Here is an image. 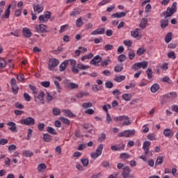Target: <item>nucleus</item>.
I'll return each mask as SVG.
<instances>
[{"label": "nucleus", "instance_id": "nucleus-1", "mask_svg": "<svg viewBox=\"0 0 178 178\" xmlns=\"http://www.w3.org/2000/svg\"><path fill=\"white\" fill-rule=\"evenodd\" d=\"M177 12V3L174 2L171 7H168L165 13H163L165 19L168 17H171L175 13Z\"/></svg>", "mask_w": 178, "mask_h": 178}, {"label": "nucleus", "instance_id": "nucleus-2", "mask_svg": "<svg viewBox=\"0 0 178 178\" xmlns=\"http://www.w3.org/2000/svg\"><path fill=\"white\" fill-rule=\"evenodd\" d=\"M113 120H115V122H123L122 126H130V124H131L130 118H129L127 115L115 117Z\"/></svg>", "mask_w": 178, "mask_h": 178}, {"label": "nucleus", "instance_id": "nucleus-3", "mask_svg": "<svg viewBox=\"0 0 178 178\" xmlns=\"http://www.w3.org/2000/svg\"><path fill=\"white\" fill-rule=\"evenodd\" d=\"M44 97L45 93L44 92H41L38 95H34V101L39 105H44V104H45V99H44Z\"/></svg>", "mask_w": 178, "mask_h": 178}, {"label": "nucleus", "instance_id": "nucleus-4", "mask_svg": "<svg viewBox=\"0 0 178 178\" xmlns=\"http://www.w3.org/2000/svg\"><path fill=\"white\" fill-rule=\"evenodd\" d=\"M136 134V130L134 129H128L123 131L122 132H120L118 134V137H126L130 138L131 136H134Z\"/></svg>", "mask_w": 178, "mask_h": 178}, {"label": "nucleus", "instance_id": "nucleus-5", "mask_svg": "<svg viewBox=\"0 0 178 178\" xmlns=\"http://www.w3.org/2000/svg\"><path fill=\"white\" fill-rule=\"evenodd\" d=\"M102 149H104V145L100 144L96 151L93 153H91L90 156L91 158H93L94 159H97V158H98V156H101L102 154Z\"/></svg>", "mask_w": 178, "mask_h": 178}, {"label": "nucleus", "instance_id": "nucleus-6", "mask_svg": "<svg viewBox=\"0 0 178 178\" xmlns=\"http://www.w3.org/2000/svg\"><path fill=\"white\" fill-rule=\"evenodd\" d=\"M20 123L25 124V126H34L35 124V120L31 117H28L25 119L21 120Z\"/></svg>", "mask_w": 178, "mask_h": 178}, {"label": "nucleus", "instance_id": "nucleus-7", "mask_svg": "<svg viewBox=\"0 0 178 178\" xmlns=\"http://www.w3.org/2000/svg\"><path fill=\"white\" fill-rule=\"evenodd\" d=\"M130 172H131V170L130 169V167L126 166L122 172V176L124 178H134V176L133 175L130 174Z\"/></svg>", "mask_w": 178, "mask_h": 178}, {"label": "nucleus", "instance_id": "nucleus-8", "mask_svg": "<svg viewBox=\"0 0 178 178\" xmlns=\"http://www.w3.org/2000/svg\"><path fill=\"white\" fill-rule=\"evenodd\" d=\"M59 65V60L56 58L51 59L49 62V70H54Z\"/></svg>", "mask_w": 178, "mask_h": 178}, {"label": "nucleus", "instance_id": "nucleus-9", "mask_svg": "<svg viewBox=\"0 0 178 178\" xmlns=\"http://www.w3.org/2000/svg\"><path fill=\"white\" fill-rule=\"evenodd\" d=\"M35 30L38 33H49V31H48V26L42 24H40L39 26H36Z\"/></svg>", "mask_w": 178, "mask_h": 178}, {"label": "nucleus", "instance_id": "nucleus-10", "mask_svg": "<svg viewBox=\"0 0 178 178\" xmlns=\"http://www.w3.org/2000/svg\"><path fill=\"white\" fill-rule=\"evenodd\" d=\"M51 19V13L46 12L44 13V15H40L39 20L40 23H44V22H48Z\"/></svg>", "mask_w": 178, "mask_h": 178}, {"label": "nucleus", "instance_id": "nucleus-11", "mask_svg": "<svg viewBox=\"0 0 178 178\" xmlns=\"http://www.w3.org/2000/svg\"><path fill=\"white\" fill-rule=\"evenodd\" d=\"M163 134L165 137H168V138H172L175 136V132L170 129H165Z\"/></svg>", "mask_w": 178, "mask_h": 178}, {"label": "nucleus", "instance_id": "nucleus-12", "mask_svg": "<svg viewBox=\"0 0 178 178\" xmlns=\"http://www.w3.org/2000/svg\"><path fill=\"white\" fill-rule=\"evenodd\" d=\"M102 34H105V28H98L91 33V35H101Z\"/></svg>", "mask_w": 178, "mask_h": 178}, {"label": "nucleus", "instance_id": "nucleus-13", "mask_svg": "<svg viewBox=\"0 0 178 178\" xmlns=\"http://www.w3.org/2000/svg\"><path fill=\"white\" fill-rule=\"evenodd\" d=\"M7 125L10 127L8 129L10 130V131H13V133H17V127H16V124L15 122H8Z\"/></svg>", "mask_w": 178, "mask_h": 178}, {"label": "nucleus", "instance_id": "nucleus-14", "mask_svg": "<svg viewBox=\"0 0 178 178\" xmlns=\"http://www.w3.org/2000/svg\"><path fill=\"white\" fill-rule=\"evenodd\" d=\"M149 145H151V142L148 140L145 141L143 143V148L145 151V155L149 153Z\"/></svg>", "mask_w": 178, "mask_h": 178}, {"label": "nucleus", "instance_id": "nucleus-15", "mask_svg": "<svg viewBox=\"0 0 178 178\" xmlns=\"http://www.w3.org/2000/svg\"><path fill=\"white\" fill-rule=\"evenodd\" d=\"M33 10L36 13H41L44 10V7L40 4H33Z\"/></svg>", "mask_w": 178, "mask_h": 178}, {"label": "nucleus", "instance_id": "nucleus-16", "mask_svg": "<svg viewBox=\"0 0 178 178\" xmlns=\"http://www.w3.org/2000/svg\"><path fill=\"white\" fill-rule=\"evenodd\" d=\"M126 16V13L123 12H117L115 13H113L111 15V17H113L114 19H121V17H124Z\"/></svg>", "mask_w": 178, "mask_h": 178}, {"label": "nucleus", "instance_id": "nucleus-17", "mask_svg": "<svg viewBox=\"0 0 178 178\" xmlns=\"http://www.w3.org/2000/svg\"><path fill=\"white\" fill-rule=\"evenodd\" d=\"M102 60V58L99 56H96L94 58L90 61L91 65H95V66H98V63Z\"/></svg>", "mask_w": 178, "mask_h": 178}, {"label": "nucleus", "instance_id": "nucleus-18", "mask_svg": "<svg viewBox=\"0 0 178 178\" xmlns=\"http://www.w3.org/2000/svg\"><path fill=\"white\" fill-rule=\"evenodd\" d=\"M67 65H69V60H64L59 66L60 72H65Z\"/></svg>", "mask_w": 178, "mask_h": 178}, {"label": "nucleus", "instance_id": "nucleus-19", "mask_svg": "<svg viewBox=\"0 0 178 178\" xmlns=\"http://www.w3.org/2000/svg\"><path fill=\"white\" fill-rule=\"evenodd\" d=\"M23 34L25 38H30L31 35H33V33L31 32L30 29L29 28H24L23 29Z\"/></svg>", "mask_w": 178, "mask_h": 178}, {"label": "nucleus", "instance_id": "nucleus-20", "mask_svg": "<svg viewBox=\"0 0 178 178\" xmlns=\"http://www.w3.org/2000/svg\"><path fill=\"white\" fill-rule=\"evenodd\" d=\"M166 97L168 99H170V101H172V99L177 98V92H172L168 93L166 95Z\"/></svg>", "mask_w": 178, "mask_h": 178}, {"label": "nucleus", "instance_id": "nucleus-21", "mask_svg": "<svg viewBox=\"0 0 178 178\" xmlns=\"http://www.w3.org/2000/svg\"><path fill=\"white\" fill-rule=\"evenodd\" d=\"M147 23H148V19L147 18H143V19H142V20L139 24V27H140V29H142V30H144V29H145V27H147Z\"/></svg>", "mask_w": 178, "mask_h": 178}, {"label": "nucleus", "instance_id": "nucleus-22", "mask_svg": "<svg viewBox=\"0 0 178 178\" xmlns=\"http://www.w3.org/2000/svg\"><path fill=\"white\" fill-rule=\"evenodd\" d=\"M45 169H47V165H45V163H42L38 166V170L40 173H44V172H45Z\"/></svg>", "mask_w": 178, "mask_h": 178}, {"label": "nucleus", "instance_id": "nucleus-23", "mask_svg": "<svg viewBox=\"0 0 178 178\" xmlns=\"http://www.w3.org/2000/svg\"><path fill=\"white\" fill-rule=\"evenodd\" d=\"M10 8H12V5L9 4L4 12V17L6 19H9V17L10 16Z\"/></svg>", "mask_w": 178, "mask_h": 178}, {"label": "nucleus", "instance_id": "nucleus-24", "mask_svg": "<svg viewBox=\"0 0 178 178\" xmlns=\"http://www.w3.org/2000/svg\"><path fill=\"white\" fill-rule=\"evenodd\" d=\"M160 86L158 83H154L153 84L151 88H150V90L152 91V92H153L154 94H155V92H156V91H158L160 88Z\"/></svg>", "mask_w": 178, "mask_h": 178}, {"label": "nucleus", "instance_id": "nucleus-25", "mask_svg": "<svg viewBox=\"0 0 178 178\" xmlns=\"http://www.w3.org/2000/svg\"><path fill=\"white\" fill-rule=\"evenodd\" d=\"M161 29H164L168 27V24H169V19H161Z\"/></svg>", "mask_w": 178, "mask_h": 178}, {"label": "nucleus", "instance_id": "nucleus-26", "mask_svg": "<svg viewBox=\"0 0 178 178\" xmlns=\"http://www.w3.org/2000/svg\"><path fill=\"white\" fill-rule=\"evenodd\" d=\"M29 87L34 95H37L38 94V88H37V87L31 84H29Z\"/></svg>", "mask_w": 178, "mask_h": 178}, {"label": "nucleus", "instance_id": "nucleus-27", "mask_svg": "<svg viewBox=\"0 0 178 178\" xmlns=\"http://www.w3.org/2000/svg\"><path fill=\"white\" fill-rule=\"evenodd\" d=\"M131 35L134 38H137L140 36V29H136L135 31H132Z\"/></svg>", "mask_w": 178, "mask_h": 178}, {"label": "nucleus", "instance_id": "nucleus-28", "mask_svg": "<svg viewBox=\"0 0 178 178\" xmlns=\"http://www.w3.org/2000/svg\"><path fill=\"white\" fill-rule=\"evenodd\" d=\"M43 139L45 143H49L52 140V136L49 134H43Z\"/></svg>", "mask_w": 178, "mask_h": 178}, {"label": "nucleus", "instance_id": "nucleus-29", "mask_svg": "<svg viewBox=\"0 0 178 178\" xmlns=\"http://www.w3.org/2000/svg\"><path fill=\"white\" fill-rule=\"evenodd\" d=\"M22 155L24 156H26L27 158H31V156L34 155V153H33V152H31L30 150H25L23 152Z\"/></svg>", "mask_w": 178, "mask_h": 178}, {"label": "nucleus", "instance_id": "nucleus-30", "mask_svg": "<svg viewBox=\"0 0 178 178\" xmlns=\"http://www.w3.org/2000/svg\"><path fill=\"white\" fill-rule=\"evenodd\" d=\"M139 66L140 67V69H147L148 67V61H145V60H143L142 62H139Z\"/></svg>", "mask_w": 178, "mask_h": 178}, {"label": "nucleus", "instance_id": "nucleus-31", "mask_svg": "<svg viewBox=\"0 0 178 178\" xmlns=\"http://www.w3.org/2000/svg\"><path fill=\"white\" fill-rule=\"evenodd\" d=\"M47 131L49 132V134H53L54 136H56V134H58V132H56V130H55V129H54L51 127H47Z\"/></svg>", "mask_w": 178, "mask_h": 178}, {"label": "nucleus", "instance_id": "nucleus-32", "mask_svg": "<svg viewBox=\"0 0 178 178\" xmlns=\"http://www.w3.org/2000/svg\"><path fill=\"white\" fill-rule=\"evenodd\" d=\"M67 87L68 88H71V90H76L79 88V84L70 82L68 83Z\"/></svg>", "mask_w": 178, "mask_h": 178}, {"label": "nucleus", "instance_id": "nucleus-33", "mask_svg": "<svg viewBox=\"0 0 178 178\" xmlns=\"http://www.w3.org/2000/svg\"><path fill=\"white\" fill-rule=\"evenodd\" d=\"M63 112H64L65 116H67L68 118H74L75 116L70 110H63Z\"/></svg>", "mask_w": 178, "mask_h": 178}, {"label": "nucleus", "instance_id": "nucleus-34", "mask_svg": "<svg viewBox=\"0 0 178 178\" xmlns=\"http://www.w3.org/2000/svg\"><path fill=\"white\" fill-rule=\"evenodd\" d=\"M126 79V76L124 75H120L119 76H116L114 80L115 81H116L117 83H121V81H123V80Z\"/></svg>", "mask_w": 178, "mask_h": 178}, {"label": "nucleus", "instance_id": "nucleus-35", "mask_svg": "<svg viewBox=\"0 0 178 178\" xmlns=\"http://www.w3.org/2000/svg\"><path fill=\"white\" fill-rule=\"evenodd\" d=\"M81 12L80 10H77V9H74L70 14V16L72 17H76V16L80 15Z\"/></svg>", "mask_w": 178, "mask_h": 178}, {"label": "nucleus", "instance_id": "nucleus-36", "mask_svg": "<svg viewBox=\"0 0 178 178\" xmlns=\"http://www.w3.org/2000/svg\"><path fill=\"white\" fill-rule=\"evenodd\" d=\"M146 73L147 74V79H149V80H151V79H152V77H154V76L152 75V74L154 73L152 72V69L147 68V70H146Z\"/></svg>", "mask_w": 178, "mask_h": 178}, {"label": "nucleus", "instance_id": "nucleus-37", "mask_svg": "<svg viewBox=\"0 0 178 178\" xmlns=\"http://www.w3.org/2000/svg\"><path fill=\"white\" fill-rule=\"evenodd\" d=\"M106 138V134L105 133H102L98 138V142L102 143L103 141H105V139Z\"/></svg>", "mask_w": 178, "mask_h": 178}, {"label": "nucleus", "instance_id": "nucleus-38", "mask_svg": "<svg viewBox=\"0 0 178 178\" xmlns=\"http://www.w3.org/2000/svg\"><path fill=\"white\" fill-rule=\"evenodd\" d=\"M170 41H172V33H168L165 38V42L167 43V44H169V42H170Z\"/></svg>", "mask_w": 178, "mask_h": 178}, {"label": "nucleus", "instance_id": "nucleus-39", "mask_svg": "<svg viewBox=\"0 0 178 178\" xmlns=\"http://www.w3.org/2000/svg\"><path fill=\"white\" fill-rule=\"evenodd\" d=\"M122 99L127 102L130 101L131 99V95L127 93L122 95Z\"/></svg>", "mask_w": 178, "mask_h": 178}, {"label": "nucleus", "instance_id": "nucleus-40", "mask_svg": "<svg viewBox=\"0 0 178 178\" xmlns=\"http://www.w3.org/2000/svg\"><path fill=\"white\" fill-rule=\"evenodd\" d=\"M162 81H163L164 83H168V84H173V81H172V79H170V78H169V76H164L162 79Z\"/></svg>", "mask_w": 178, "mask_h": 178}, {"label": "nucleus", "instance_id": "nucleus-41", "mask_svg": "<svg viewBox=\"0 0 178 178\" xmlns=\"http://www.w3.org/2000/svg\"><path fill=\"white\" fill-rule=\"evenodd\" d=\"M40 85L42 87H44V88H49V86H51V82H49V81H42Z\"/></svg>", "mask_w": 178, "mask_h": 178}, {"label": "nucleus", "instance_id": "nucleus-42", "mask_svg": "<svg viewBox=\"0 0 178 178\" xmlns=\"http://www.w3.org/2000/svg\"><path fill=\"white\" fill-rule=\"evenodd\" d=\"M162 163H163V158H162V156H159L156 161L155 165H162Z\"/></svg>", "mask_w": 178, "mask_h": 178}, {"label": "nucleus", "instance_id": "nucleus-43", "mask_svg": "<svg viewBox=\"0 0 178 178\" xmlns=\"http://www.w3.org/2000/svg\"><path fill=\"white\" fill-rule=\"evenodd\" d=\"M109 63H111V59H109V57H108L107 59L102 61L101 65L102 66L105 67V66H108Z\"/></svg>", "mask_w": 178, "mask_h": 178}, {"label": "nucleus", "instance_id": "nucleus-44", "mask_svg": "<svg viewBox=\"0 0 178 178\" xmlns=\"http://www.w3.org/2000/svg\"><path fill=\"white\" fill-rule=\"evenodd\" d=\"M76 67H77V69H79L80 70H86V69H88L90 67V66L84 65L83 64H78Z\"/></svg>", "mask_w": 178, "mask_h": 178}, {"label": "nucleus", "instance_id": "nucleus-45", "mask_svg": "<svg viewBox=\"0 0 178 178\" xmlns=\"http://www.w3.org/2000/svg\"><path fill=\"white\" fill-rule=\"evenodd\" d=\"M67 29H69V24L62 26L59 31L60 34H62V33H65V31H66Z\"/></svg>", "mask_w": 178, "mask_h": 178}, {"label": "nucleus", "instance_id": "nucleus-46", "mask_svg": "<svg viewBox=\"0 0 178 178\" xmlns=\"http://www.w3.org/2000/svg\"><path fill=\"white\" fill-rule=\"evenodd\" d=\"M53 115L54 116H59L60 115V109L58 108H53Z\"/></svg>", "mask_w": 178, "mask_h": 178}, {"label": "nucleus", "instance_id": "nucleus-47", "mask_svg": "<svg viewBox=\"0 0 178 178\" xmlns=\"http://www.w3.org/2000/svg\"><path fill=\"white\" fill-rule=\"evenodd\" d=\"M122 70H123V66L122 65H116L114 68L115 73H120Z\"/></svg>", "mask_w": 178, "mask_h": 178}, {"label": "nucleus", "instance_id": "nucleus-48", "mask_svg": "<svg viewBox=\"0 0 178 178\" xmlns=\"http://www.w3.org/2000/svg\"><path fill=\"white\" fill-rule=\"evenodd\" d=\"M60 120H61V122H63L65 124H67L68 126L69 124H70V120H69V119L67 118H65L64 117H60Z\"/></svg>", "mask_w": 178, "mask_h": 178}, {"label": "nucleus", "instance_id": "nucleus-49", "mask_svg": "<svg viewBox=\"0 0 178 178\" xmlns=\"http://www.w3.org/2000/svg\"><path fill=\"white\" fill-rule=\"evenodd\" d=\"M128 56L131 60H133L136 57V53H134V51H130L128 54Z\"/></svg>", "mask_w": 178, "mask_h": 178}, {"label": "nucleus", "instance_id": "nucleus-50", "mask_svg": "<svg viewBox=\"0 0 178 178\" xmlns=\"http://www.w3.org/2000/svg\"><path fill=\"white\" fill-rule=\"evenodd\" d=\"M111 108H112V106H111V104H107L103 106L102 109H103L104 111L106 112V113H109L108 112V109H111Z\"/></svg>", "mask_w": 178, "mask_h": 178}, {"label": "nucleus", "instance_id": "nucleus-51", "mask_svg": "<svg viewBox=\"0 0 178 178\" xmlns=\"http://www.w3.org/2000/svg\"><path fill=\"white\" fill-rule=\"evenodd\" d=\"M81 162L83 166H88L89 161L88 159L83 158L81 159Z\"/></svg>", "mask_w": 178, "mask_h": 178}, {"label": "nucleus", "instance_id": "nucleus-52", "mask_svg": "<svg viewBox=\"0 0 178 178\" xmlns=\"http://www.w3.org/2000/svg\"><path fill=\"white\" fill-rule=\"evenodd\" d=\"M131 69L132 70H135V71L140 70V67L139 63H136L135 64H134L131 67Z\"/></svg>", "mask_w": 178, "mask_h": 178}, {"label": "nucleus", "instance_id": "nucleus-53", "mask_svg": "<svg viewBox=\"0 0 178 178\" xmlns=\"http://www.w3.org/2000/svg\"><path fill=\"white\" fill-rule=\"evenodd\" d=\"M145 51H146L145 49L140 47L137 51V55H138V56H141V55L144 54Z\"/></svg>", "mask_w": 178, "mask_h": 178}, {"label": "nucleus", "instance_id": "nucleus-54", "mask_svg": "<svg viewBox=\"0 0 178 178\" xmlns=\"http://www.w3.org/2000/svg\"><path fill=\"white\" fill-rule=\"evenodd\" d=\"M92 90L95 92H98V91H101L102 88H101V86H98L97 85H93L92 87Z\"/></svg>", "mask_w": 178, "mask_h": 178}, {"label": "nucleus", "instance_id": "nucleus-55", "mask_svg": "<svg viewBox=\"0 0 178 178\" xmlns=\"http://www.w3.org/2000/svg\"><path fill=\"white\" fill-rule=\"evenodd\" d=\"M168 57L170 59H175L176 58V53L175 51H170L168 53Z\"/></svg>", "mask_w": 178, "mask_h": 178}, {"label": "nucleus", "instance_id": "nucleus-56", "mask_svg": "<svg viewBox=\"0 0 178 178\" xmlns=\"http://www.w3.org/2000/svg\"><path fill=\"white\" fill-rule=\"evenodd\" d=\"M82 24H83V19H81V17H79L76 21V27H81Z\"/></svg>", "mask_w": 178, "mask_h": 178}, {"label": "nucleus", "instance_id": "nucleus-57", "mask_svg": "<svg viewBox=\"0 0 178 178\" xmlns=\"http://www.w3.org/2000/svg\"><path fill=\"white\" fill-rule=\"evenodd\" d=\"M120 158L121 159H129L130 158V156L127 153H122L120 154Z\"/></svg>", "mask_w": 178, "mask_h": 178}, {"label": "nucleus", "instance_id": "nucleus-58", "mask_svg": "<svg viewBox=\"0 0 178 178\" xmlns=\"http://www.w3.org/2000/svg\"><path fill=\"white\" fill-rule=\"evenodd\" d=\"M147 138H148V140H150V141H155V140H156L155 135L153 134H149L147 135Z\"/></svg>", "mask_w": 178, "mask_h": 178}, {"label": "nucleus", "instance_id": "nucleus-59", "mask_svg": "<svg viewBox=\"0 0 178 178\" xmlns=\"http://www.w3.org/2000/svg\"><path fill=\"white\" fill-rule=\"evenodd\" d=\"M24 98L27 102H30V101H31V97L29 93H24Z\"/></svg>", "mask_w": 178, "mask_h": 178}, {"label": "nucleus", "instance_id": "nucleus-60", "mask_svg": "<svg viewBox=\"0 0 178 178\" xmlns=\"http://www.w3.org/2000/svg\"><path fill=\"white\" fill-rule=\"evenodd\" d=\"M47 97H46V101L47 102H51V101H52V99H54V97H52V95H51V94H49V92H47Z\"/></svg>", "mask_w": 178, "mask_h": 178}, {"label": "nucleus", "instance_id": "nucleus-61", "mask_svg": "<svg viewBox=\"0 0 178 178\" xmlns=\"http://www.w3.org/2000/svg\"><path fill=\"white\" fill-rule=\"evenodd\" d=\"M12 90H13V94L16 95L19 92V87H17V85H14L12 86Z\"/></svg>", "mask_w": 178, "mask_h": 178}, {"label": "nucleus", "instance_id": "nucleus-62", "mask_svg": "<svg viewBox=\"0 0 178 178\" xmlns=\"http://www.w3.org/2000/svg\"><path fill=\"white\" fill-rule=\"evenodd\" d=\"M106 88H112L113 87V83L111 81H106Z\"/></svg>", "mask_w": 178, "mask_h": 178}, {"label": "nucleus", "instance_id": "nucleus-63", "mask_svg": "<svg viewBox=\"0 0 178 178\" xmlns=\"http://www.w3.org/2000/svg\"><path fill=\"white\" fill-rule=\"evenodd\" d=\"M6 67V61L3 60V58H0V67Z\"/></svg>", "mask_w": 178, "mask_h": 178}, {"label": "nucleus", "instance_id": "nucleus-64", "mask_svg": "<svg viewBox=\"0 0 178 178\" xmlns=\"http://www.w3.org/2000/svg\"><path fill=\"white\" fill-rule=\"evenodd\" d=\"M104 49H105V51H112V49H113V45H112V44H106L104 47Z\"/></svg>", "mask_w": 178, "mask_h": 178}]
</instances>
